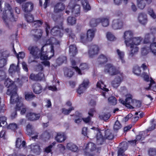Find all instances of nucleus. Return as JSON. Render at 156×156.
<instances>
[{
  "mask_svg": "<svg viewBox=\"0 0 156 156\" xmlns=\"http://www.w3.org/2000/svg\"><path fill=\"white\" fill-rule=\"evenodd\" d=\"M149 156H156V149L154 148H150L148 151Z\"/></svg>",
  "mask_w": 156,
  "mask_h": 156,
  "instance_id": "nucleus-62",
  "label": "nucleus"
},
{
  "mask_svg": "<svg viewBox=\"0 0 156 156\" xmlns=\"http://www.w3.org/2000/svg\"><path fill=\"white\" fill-rule=\"evenodd\" d=\"M130 100L131 101V96L126 98L125 101L122 100L121 103L123 105H125L126 107L129 108V106H130L129 105Z\"/></svg>",
  "mask_w": 156,
  "mask_h": 156,
  "instance_id": "nucleus-51",
  "label": "nucleus"
},
{
  "mask_svg": "<svg viewBox=\"0 0 156 156\" xmlns=\"http://www.w3.org/2000/svg\"><path fill=\"white\" fill-rule=\"evenodd\" d=\"M81 114L78 113V115H76L74 116L75 122L77 123L80 122L82 120V119L81 116ZM84 122L86 123L89 122L91 120V118L90 116H88L86 118H82Z\"/></svg>",
  "mask_w": 156,
  "mask_h": 156,
  "instance_id": "nucleus-20",
  "label": "nucleus"
},
{
  "mask_svg": "<svg viewBox=\"0 0 156 156\" xmlns=\"http://www.w3.org/2000/svg\"><path fill=\"white\" fill-rule=\"evenodd\" d=\"M67 61L66 57L62 56L58 58L56 60V63L58 65H60L63 63L66 62Z\"/></svg>",
  "mask_w": 156,
  "mask_h": 156,
  "instance_id": "nucleus-44",
  "label": "nucleus"
},
{
  "mask_svg": "<svg viewBox=\"0 0 156 156\" xmlns=\"http://www.w3.org/2000/svg\"><path fill=\"white\" fill-rule=\"evenodd\" d=\"M42 33L41 30L37 28L32 30L30 32L31 36L35 41H38L41 38Z\"/></svg>",
  "mask_w": 156,
  "mask_h": 156,
  "instance_id": "nucleus-12",
  "label": "nucleus"
},
{
  "mask_svg": "<svg viewBox=\"0 0 156 156\" xmlns=\"http://www.w3.org/2000/svg\"><path fill=\"white\" fill-rule=\"evenodd\" d=\"M5 86L8 89L6 94L10 95V100L12 103L16 101H18V95L17 93V87L15 84L14 82L12 81L9 78L5 80Z\"/></svg>",
  "mask_w": 156,
  "mask_h": 156,
  "instance_id": "nucleus-1",
  "label": "nucleus"
},
{
  "mask_svg": "<svg viewBox=\"0 0 156 156\" xmlns=\"http://www.w3.org/2000/svg\"><path fill=\"white\" fill-rule=\"evenodd\" d=\"M76 18L73 16H69L67 19L68 23L71 25H73L75 24L76 23Z\"/></svg>",
  "mask_w": 156,
  "mask_h": 156,
  "instance_id": "nucleus-52",
  "label": "nucleus"
},
{
  "mask_svg": "<svg viewBox=\"0 0 156 156\" xmlns=\"http://www.w3.org/2000/svg\"><path fill=\"white\" fill-rule=\"evenodd\" d=\"M147 12L148 14L154 19L156 18V14L154 13L153 9L151 8H148Z\"/></svg>",
  "mask_w": 156,
  "mask_h": 156,
  "instance_id": "nucleus-56",
  "label": "nucleus"
},
{
  "mask_svg": "<svg viewBox=\"0 0 156 156\" xmlns=\"http://www.w3.org/2000/svg\"><path fill=\"white\" fill-rule=\"evenodd\" d=\"M44 78V74L41 72L37 74L32 73L29 76L30 79L34 81L41 80Z\"/></svg>",
  "mask_w": 156,
  "mask_h": 156,
  "instance_id": "nucleus-21",
  "label": "nucleus"
},
{
  "mask_svg": "<svg viewBox=\"0 0 156 156\" xmlns=\"http://www.w3.org/2000/svg\"><path fill=\"white\" fill-rule=\"evenodd\" d=\"M64 74L67 77L69 78L72 77L74 74V72L72 68H66L64 72Z\"/></svg>",
  "mask_w": 156,
  "mask_h": 156,
  "instance_id": "nucleus-42",
  "label": "nucleus"
},
{
  "mask_svg": "<svg viewBox=\"0 0 156 156\" xmlns=\"http://www.w3.org/2000/svg\"><path fill=\"white\" fill-rule=\"evenodd\" d=\"M95 31L92 29L88 30L87 34L82 33L80 34V41L83 43H85L87 41H91L94 37Z\"/></svg>",
  "mask_w": 156,
  "mask_h": 156,
  "instance_id": "nucleus-4",
  "label": "nucleus"
},
{
  "mask_svg": "<svg viewBox=\"0 0 156 156\" xmlns=\"http://www.w3.org/2000/svg\"><path fill=\"white\" fill-rule=\"evenodd\" d=\"M104 71L111 76H114L120 73L119 70L116 67L110 63L105 65Z\"/></svg>",
  "mask_w": 156,
  "mask_h": 156,
  "instance_id": "nucleus-6",
  "label": "nucleus"
},
{
  "mask_svg": "<svg viewBox=\"0 0 156 156\" xmlns=\"http://www.w3.org/2000/svg\"><path fill=\"white\" fill-rule=\"evenodd\" d=\"M112 28L114 30L121 29L123 26V23L120 19H115L113 20L112 25Z\"/></svg>",
  "mask_w": 156,
  "mask_h": 156,
  "instance_id": "nucleus-17",
  "label": "nucleus"
},
{
  "mask_svg": "<svg viewBox=\"0 0 156 156\" xmlns=\"http://www.w3.org/2000/svg\"><path fill=\"white\" fill-rule=\"evenodd\" d=\"M52 134L51 132H50L48 130H46L44 131L41 135V138L45 141H47L50 138Z\"/></svg>",
  "mask_w": 156,
  "mask_h": 156,
  "instance_id": "nucleus-29",
  "label": "nucleus"
},
{
  "mask_svg": "<svg viewBox=\"0 0 156 156\" xmlns=\"http://www.w3.org/2000/svg\"><path fill=\"white\" fill-rule=\"evenodd\" d=\"M34 24L33 26L36 28L40 27L43 23V22L42 20H38L36 21H34L33 22Z\"/></svg>",
  "mask_w": 156,
  "mask_h": 156,
  "instance_id": "nucleus-57",
  "label": "nucleus"
},
{
  "mask_svg": "<svg viewBox=\"0 0 156 156\" xmlns=\"http://www.w3.org/2000/svg\"><path fill=\"white\" fill-rule=\"evenodd\" d=\"M99 18L98 19L92 18L90 21V26L91 27H95L100 23Z\"/></svg>",
  "mask_w": 156,
  "mask_h": 156,
  "instance_id": "nucleus-39",
  "label": "nucleus"
},
{
  "mask_svg": "<svg viewBox=\"0 0 156 156\" xmlns=\"http://www.w3.org/2000/svg\"><path fill=\"white\" fill-rule=\"evenodd\" d=\"M131 100L130 101L129 108L132 109L135 108H139L141 106V103L140 101L133 99L131 97Z\"/></svg>",
  "mask_w": 156,
  "mask_h": 156,
  "instance_id": "nucleus-23",
  "label": "nucleus"
},
{
  "mask_svg": "<svg viewBox=\"0 0 156 156\" xmlns=\"http://www.w3.org/2000/svg\"><path fill=\"white\" fill-rule=\"evenodd\" d=\"M150 50L149 46L145 45L141 48V54L142 55H146L149 53Z\"/></svg>",
  "mask_w": 156,
  "mask_h": 156,
  "instance_id": "nucleus-48",
  "label": "nucleus"
},
{
  "mask_svg": "<svg viewBox=\"0 0 156 156\" xmlns=\"http://www.w3.org/2000/svg\"><path fill=\"white\" fill-rule=\"evenodd\" d=\"M66 147L68 150L73 152H76L78 150V147L72 143H68L67 144Z\"/></svg>",
  "mask_w": 156,
  "mask_h": 156,
  "instance_id": "nucleus-31",
  "label": "nucleus"
},
{
  "mask_svg": "<svg viewBox=\"0 0 156 156\" xmlns=\"http://www.w3.org/2000/svg\"><path fill=\"white\" fill-rule=\"evenodd\" d=\"M32 88L34 92L36 94L41 93L43 90V87L41 85L38 83H35L32 86Z\"/></svg>",
  "mask_w": 156,
  "mask_h": 156,
  "instance_id": "nucleus-22",
  "label": "nucleus"
},
{
  "mask_svg": "<svg viewBox=\"0 0 156 156\" xmlns=\"http://www.w3.org/2000/svg\"><path fill=\"white\" fill-rule=\"evenodd\" d=\"M108 100L109 102L112 105H115L116 104L117 100L115 97H109L108 98Z\"/></svg>",
  "mask_w": 156,
  "mask_h": 156,
  "instance_id": "nucleus-60",
  "label": "nucleus"
},
{
  "mask_svg": "<svg viewBox=\"0 0 156 156\" xmlns=\"http://www.w3.org/2000/svg\"><path fill=\"white\" fill-rule=\"evenodd\" d=\"M89 0H82L81 4L83 6V9L87 10H90L91 7L88 2Z\"/></svg>",
  "mask_w": 156,
  "mask_h": 156,
  "instance_id": "nucleus-40",
  "label": "nucleus"
},
{
  "mask_svg": "<svg viewBox=\"0 0 156 156\" xmlns=\"http://www.w3.org/2000/svg\"><path fill=\"white\" fill-rule=\"evenodd\" d=\"M71 64L72 67H70V68L74 69L76 72L79 75H82L81 71L80 70L77 66H76V62L75 60H72L71 61Z\"/></svg>",
  "mask_w": 156,
  "mask_h": 156,
  "instance_id": "nucleus-34",
  "label": "nucleus"
},
{
  "mask_svg": "<svg viewBox=\"0 0 156 156\" xmlns=\"http://www.w3.org/2000/svg\"><path fill=\"white\" fill-rule=\"evenodd\" d=\"M119 148L118 151V154H123L124 151L127 150L128 147L127 143L125 142H122L120 144Z\"/></svg>",
  "mask_w": 156,
  "mask_h": 156,
  "instance_id": "nucleus-25",
  "label": "nucleus"
},
{
  "mask_svg": "<svg viewBox=\"0 0 156 156\" xmlns=\"http://www.w3.org/2000/svg\"><path fill=\"white\" fill-rule=\"evenodd\" d=\"M69 7L75 16H80V5L76 4L74 1H71L69 3Z\"/></svg>",
  "mask_w": 156,
  "mask_h": 156,
  "instance_id": "nucleus-5",
  "label": "nucleus"
},
{
  "mask_svg": "<svg viewBox=\"0 0 156 156\" xmlns=\"http://www.w3.org/2000/svg\"><path fill=\"white\" fill-rule=\"evenodd\" d=\"M89 83V80H84L82 83L78 87L77 90V92L79 95L83 93V92L86 89Z\"/></svg>",
  "mask_w": 156,
  "mask_h": 156,
  "instance_id": "nucleus-15",
  "label": "nucleus"
},
{
  "mask_svg": "<svg viewBox=\"0 0 156 156\" xmlns=\"http://www.w3.org/2000/svg\"><path fill=\"white\" fill-rule=\"evenodd\" d=\"M26 131L27 134L29 136L34 135L33 136L31 137L32 140H35L37 139L38 133L35 130V129L33 126L28 124L26 126Z\"/></svg>",
  "mask_w": 156,
  "mask_h": 156,
  "instance_id": "nucleus-7",
  "label": "nucleus"
},
{
  "mask_svg": "<svg viewBox=\"0 0 156 156\" xmlns=\"http://www.w3.org/2000/svg\"><path fill=\"white\" fill-rule=\"evenodd\" d=\"M36 97L35 95L32 92L26 93L25 94V99L27 101H31L34 100Z\"/></svg>",
  "mask_w": 156,
  "mask_h": 156,
  "instance_id": "nucleus-37",
  "label": "nucleus"
},
{
  "mask_svg": "<svg viewBox=\"0 0 156 156\" xmlns=\"http://www.w3.org/2000/svg\"><path fill=\"white\" fill-rule=\"evenodd\" d=\"M88 54L90 57L92 58L95 55L98 54L100 49L98 46L95 44L89 45Z\"/></svg>",
  "mask_w": 156,
  "mask_h": 156,
  "instance_id": "nucleus-11",
  "label": "nucleus"
},
{
  "mask_svg": "<svg viewBox=\"0 0 156 156\" xmlns=\"http://www.w3.org/2000/svg\"><path fill=\"white\" fill-rule=\"evenodd\" d=\"M95 148V145L93 143L89 142L86 145L85 149H90V151H93Z\"/></svg>",
  "mask_w": 156,
  "mask_h": 156,
  "instance_id": "nucleus-58",
  "label": "nucleus"
},
{
  "mask_svg": "<svg viewBox=\"0 0 156 156\" xmlns=\"http://www.w3.org/2000/svg\"><path fill=\"white\" fill-rule=\"evenodd\" d=\"M25 17L28 23H32L34 21L33 16L30 13H26L25 14Z\"/></svg>",
  "mask_w": 156,
  "mask_h": 156,
  "instance_id": "nucleus-47",
  "label": "nucleus"
},
{
  "mask_svg": "<svg viewBox=\"0 0 156 156\" xmlns=\"http://www.w3.org/2000/svg\"><path fill=\"white\" fill-rule=\"evenodd\" d=\"M8 11L10 12V13L11 15V17L12 20L14 21H16V19H17V16H15L14 15L13 13L12 12V9L11 8V6L9 4L8 5Z\"/></svg>",
  "mask_w": 156,
  "mask_h": 156,
  "instance_id": "nucleus-55",
  "label": "nucleus"
},
{
  "mask_svg": "<svg viewBox=\"0 0 156 156\" xmlns=\"http://www.w3.org/2000/svg\"><path fill=\"white\" fill-rule=\"evenodd\" d=\"M140 37H133L132 38L131 41L129 43V47L131 48L130 52L129 54L130 57H132L134 54L138 52L139 48L136 46L134 47V45L136 46L140 44L141 41Z\"/></svg>",
  "mask_w": 156,
  "mask_h": 156,
  "instance_id": "nucleus-3",
  "label": "nucleus"
},
{
  "mask_svg": "<svg viewBox=\"0 0 156 156\" xmlns=\"http://www.w3.org/2000/svg\"><path fill=\"white\" fill-rule=\"evenodd\" d=\"M10 102L12 104L16 103V105L15 107V111L12 113L11 115V117L12 119H13L15 118L17 116V111H19L21 110V108L23 105V103L21 102L19 98H18V101H16L12 103L10 100Z\"/></svg>",
  "mask_w": 156,
  "mask_h": 156,
  "instance_id": "nucleus-9",
  "label": "nucleus"
},
{
  "mask_svg": "<svg viewBox=\"0 0 156 156\" xmlns=\"http://www.w3.org/2000/svg\"><path fill=\"white\" fill-rule=\"evenodd\" d=\"M26 116L29 120L31 121H34L39 119L41 116V114L39 113H36L32 112H29L27 113Z\"/></svg>",
  "mask_w": 156,
  "mask_h": 156,
  "instance_id": "nucleus-16",
  "label": "nucleus"
},
{
  "mask_svg": "<svg viewBox=\"0 0 156 156\" xmlns=\"http://www.w3.org/2000/svg\"><path fill=\"white\" fill-rule=\"evenodd\" d=\"M19 64L16 66L14 64H11L10 67V68L9 69V71L10 73L12 74L15 73L16 72H18L19 71Z\"/></svg>",
  "mask_w": 156,
  "mask_h": 156,
  "instance_id": "nucleus-33",
  "label": "nucleus"
},
{
  "mask_svg": "<svg viewBox=\"0 0 156 156\" xmlns=\"http://www.w3.org/2000/svg\"><path fill=\"white\" fill-rule=\"evenodd\" d=\"M137 6L140 9H143L144 8L147 4L144 0H137Z\"/></svg>",
  "mask_w": 156,
  "mask_h": 156,
  "instance_id": "nucleus-43",
  "label": "nucleus"
},
{
  "mask_svg": "<svg viewBox=\"0 0 156 156\" xmlns=\"http://www.w3.org/2000/svg\"><path fill=\"white\" fill-rule=\"evenodd\" d=\"M22 8L23 10L26 13H30L34 9V5L33 3L29 2L23 3Z\"/></svg>",
  "mask_w": 156,
  "mask_h": 156,
  "instance_id": "nucleus-10",
  "label": "nucleus"
},
{
  "mask_svg": "<svg viewBox=\"0 0 156 156\" xmlns=\"http://www.w3.org/2000/svg\"><path fill=\"white\" fill-rule=\"evenodd\" d=\"M28 49L30 51V54L32 55L34 58H39V49L37 47L30 46L28 47Z\"/></svg>",
  "mask_w": 156,
  "mask_h": 156,
  "instance_id": "nucleus-14",
  "label": "nucleus"
},
{
  "mask_svg": "<svg viewBox=\"0 0 156 156\" xmlns=\"http://www.w3.org/2000/svg\"><path fill=\"white\" fill-rule=\"evenodd\" d=\"M65 5L60 2L56 3L54 6V12L55 13H58L63 11L65 9Z\"/></svg>",
  "mask_w": 156,
  "mask_h": 156,
  "instance_id": "nucleus-19",
  "label": "nucleus"
},
{
  "mask_svg": "<svg viewBox=\"0 0 156 156\" xmlns=\"http://www.w3.org/2000/svg\"><path fill=\"white\" fill-rule=\"evenodd\" d=\"M133 72L136 75L140 76L141 73L140 67L138 66H135L133 68Z\"/></svg>",
  "mask_w": 156,
  "mask_h": 156,
  "instance_id": "nucleus-49",
  "label": "nucleus"
},
{
  "mask_svg": "<svg viewBox=\"0 0 156 156\" xmlns=\"http://www.w3.org/2000/svg\"><path fill=\"white\" fill-rule=\"evenodd\" d=\"M66 137L64 133H58L55 137V140L57 142L61 143L64 142L66 139Z\"/></svg>",
  "mask_w": 156,
  "mask_h": 156,
  "instance_id": "nucleus-26",
  "label": "nucleus"
},
{
  "mask_svg": "<svg viewBox=\"0 0 156 156\" xmlns=\"http://www.w3.org/2000/svg\"><path fill=\"white\" fill-rule=\"evenodd\" d=\"M100 23H101L102 26L104 27H107L109 23V18L108 17H101L99 18Z\"/></svg>",
  "mask_w": 156,
  "mask_h": 156,
  "instance_id": "nucleus-32",
  "label": "nucleus"
},
{
  "mask_svg": "<svg viewBox=\"0 0 156 156\" xmlns=\"http://www.w3.org/2000/svg\"><path fill=\"white\" fill-rule=\"evenodd\" d=\"M6 59L0 57V68H2L5 66L7 64Z\"/></svg>",
  "mask_w": 156,
  "mask_h": 156,
  "instance_id": "nucleus-61",
  "label": "nucleus"
},
{
  "mask_svg": "<svg viewBox=\"0 0 156 156\" xmlns=\"http://www.w3.org/2000/svg\"><path fill=\"white\" fill-rule=\"evenodd\" d=\"M69 51L73 56L74 57L78 53L76 45L75 44L70 45L69 46Z\"/></svg>",
  "mask_w": 156,
  "mask_h": 156,
  "instance_id": "nucleus-38",
  "label": "nucleus"
},
{
  "mask_svg": "<svg viewBox=\"0 0 156 156\" xmlns=\"http://www.w3.org/2000/svg\"><path fill=\"white\" fill-rule=\"evenodd\" d=\"M155 37L153 35H151L148 33L146 34L144 41V44H150V49L155 55H156V42L151 43L152 42L154 41Z\"/></svg>",
  "mask_w": 156,
  "mask_h": 156,
  "instance_id": "nucleus-2",
  "label": "nucleus"
},
{
  "mask_svg": "<svg viewBox=\"0 0 156 156\" xmlns=\"http://www.w3.org/2000/svg\"><path fill=\"white\" fill-rule=\"evenodd\" d=\"M27 81L28 79L27 78L22 77L21 79L17 78V80L15 82L18 87H21L25 83H27Z\"/></svg>",
  "mask_w": 156,
  "mask_h": 156,
  "instance_id": "nucleus-30",
  "label": "nucleus"
},
{
  "mask_svg": "<svg viewBox=\"0 0 156 156\" xmlns=\"http://www.w3.org/2000/svg\"><path fill=\"white\" fill-rule=\"evenodd\" d=\"M31 151L34 153L38 154L40 150V146L35 144H32L30 145Z\"/></svg>",
  "mask_w": 156,
  "mask_h": 156,
  "instance_id": "nucleus-35",
  "label": "nucleus"
},
{
  "mask_svg": "<svg viewBox=\"0 0 156 156\" xmlns=\"http://www.w3.org/2000/svg\"><path fill=\"white\" fill-rule=\"evenodd\" d=\"M7 118L5 116L0 117V127H4L7 125Z\"/></svg>",
  "mask_w": 156,
  "mask_h": 156,
  "instance_id": "nucleus-46",
  "label": "nucleus"
},
{
  "mask_svg": "<svg viewBox=\"0 0 156 156\" xmlns=\"http://www.w3.org/2000/svg\"><path fill=\"white\" fill-rule=\"evenodd\" d=\"M74 110V108L73 107H71L70 108L68 109H67L65 108H62V112L65 115L69 114L72 110Z\"/></svg>",
  "mask_w": 156,
  "mask_h": 156,
  "instance_id": "nucleus-63",
  "label": "nucleus"
},
{
  "mask_svg": "<svg viewBox=\"0 0 156 156\" xmlns=\"http://www.w3.org/2000/svg\"><path fill=\"white\" fill-rule=\"evenodd\" d=\"M7 127L8 129H10L15 132L18 129V126L16 124L12 123L9 124Z\"/></svg>",
  "mask_w": 156,
  "mask_h": 156,
  "instance_id": "nucleus-54",
  "label": "nucleus"
},
{
  "mask_svg": "<svg viewBox=\"0 0 156 156\" xmlns=\"http://www.w3.org/2000/svg\"><path fill=\"white\" fill-rule=\"evenodd\" d=\"M138 19L139 23L142 25L145 26L147 23V16L144 13H140L139 14Z\"/></svg>",
  "mask_w": 156,
  "mask_h": 156,
  "instance_id": "nucleus-18",
  "label": "nucleus"
},
{
  "mask_svg": "<svg viewBox=\"0 0 156 156\" xmlns=\"http://www.w3.org/2000/svg\"><path fill=\"white\" fill-rule=\"evenodd\" d=\"M99 64L101 65L104 64L108 61L107 58L103 54H101L98 58Z\"/></svg>",
  "mask_w": 156,
  "mask_h": 156,
  "instance_id": "nucleus-36",
  "label": "nucleus"
},
{
  "mask_svg": "<svg viewBox=\"0 0 156 156\" xmlns=\"http://www.w3.org/2000/svg\"><path fill=\"white\" fill-rule=\"evenodd\" d=\"M116 51L119 59L121 60L122 63H123L125 62V60L124 59L125 55L124 52L120 51L119 49H117L116 50Z\"/></svg>",
  "mask_w": 156,
  "mask_h": 156,
  "instance_id": "nucleus-45",
  "label": "nucleus"
},
{
  "mask_svg": "<svg viewBox=\"0 0 156 156\" xmlns=\"http://www.w3.org/2000/svg\"><path fill=\"white\" fill-rule=\"evenodd\" d=\"M51 33L54 36H58L60 37H62L63 34L61 33L60 29L56 27H53L51 30Z\"/></svg>",
  "mask_w": 156,
  "mask_h": 156,
  "instance_id": "nucleus-27",
  "label": "nucleus"
},
{
  "mask_svg": "<svg viewBox=\"0 0 156 156\" xmlns=\"http://www.w3.org/2000/svg\"><path fill=\"white\" fill-rule=\"evenodd\" d=\"M91 129L93 130H97L98 133L96 136V144L98 145H102L103 144L105 140V139L103 137L102 134V133L101 132V130L99 129L93 127L91 128Z\"/></svg>",
  "mask_w": 156,
  "mask_h": 156,
  "instance_id": "nucleus-8",
  "label": "nucleus"
},
{
  "mask_svg": "<svg viewBox=\"0 0 156 156\" xmlns=\"http://www.w3.org/2000/svg\"><path fill=\"white\" fill-rule=\"evenodd\" d=\"M133 37V33L130 30L125 31L124 33L123 38L125 40V43L127 47H129V43Z\"/></svg>",
  "mask_w": 156,
  "mask_h": 156,
  "instance_id": "nucleus-13",
  "label": "nucleus"
},
{
  "mask_svg": "<svg viewBox=\"0 0 156 156\" xmlns=\"http://www.w3.org/2000/svg\"><path fill=\"white\" fill-rule=\"evenodd\" d=\"M8 9H5V10L3 11L2 19H3L6 26L7 27H8L9 24L8 22H7V20H8L7 15L6 13V11Z\"/></svg>",
  "mask_w": 156,
  "mask_h": 156,
  "instance_id": "nucleus-50",
  "label": "nucleus"
},
{
  "mask_svg": "<svg viewBox=\"0 0 156 156\" xmlns=\"http://www.w3.org/2000/svg\"><path fill=\"white\" fill-rule=\"evenodd\" d=\"M122 127V125L117 120L113 126V129L115 131H117L120 129Z\"/></svg>",
  "mask_w": 156,
  "mask_h": 156,
  "instance_id": "nucleus-59",
  "label": "nucleus"
},
{
  "mask_svg": "<svg viewBox=\"0 0 156 156\" xmlns=\"http://www.w3.org/2000/svg\"><path fill=\"white\" fill-rule=\"evenodd\" d=\"M39 58H40L41 59L43 60H49L51 58V56H50L49 57H48V55H44L43 53H41V54H39Z\"/></svg>",
  "mask_w": 156,
  "mask_h": 156,
  "instance_id": "nucleus-64",
  "label": "nucleus"
},
{
  "mask_svg": "<svg viewBox=\"0 0 156 156\" xmlns=\"http://www.w3.org/2000/svg\"><path fill=\"white\" fill-rule=\"evenodd\" d=\"M105 135L103 136L104 138L105 139H105L111 140L112 139L114 138L113 134L112 133L111 130L109 129H108L104 131Z\"/></svg>",
  "mask_w": 156,
  "mask_h": 156,
  "instance_id": "nucleus-28",
  "label": "nucleus"
},
{
  "mask_svg": "<svg viewBox=\"0 0 156 156\" xmlns=\"http://www.w3.org/2000/svg\"><path fill=\"white\" fill-rule=\"evenodd\" d=\"M123 80L122 77L117 76L112 81V85L114 88H117L120 85L121 83Z\"/></svg>",
  "mask_w": 156,
  "mask_h": 156,
  "instance_id": "nucleus-24",
  "label": "nucleus"
},
{
  "mask_svg": "<svg viewBox=\"0 0 156 156\" xmlns=\"http://www.w3.org/2000/svg\"><path fill=\"white\" fill-rule=\"evenodd\" d=\"M79 69L82 72V74L84 72L88 70L89 69V66L88 64L86 63H82L80 64L79 66Z\"/></svg>",
  "mask_w": 156,
  "mask_h": 156,
  "instance_id": "nucleus-41",
  "label": "nucleus"
},
{
  "mask_svg": "<svg viewBox=\"0 0 156 156\" xmlns=\"http://www.w3.org/2000/svg\"><path fill=\"white\" fill-rule=\"evenodd\" d=\"M14 53L16 54V56L18 60V63L19 64L20 58L23 59L25 57V54L23 52H20L19 54H18L16 52L15 50L14 49Z\"/></svg>",
  "mask_w": 156,
  "mask_h": 156,
  "instance_id": "nucleus-53",
  "label": "nucleus"
}]
</instances>
